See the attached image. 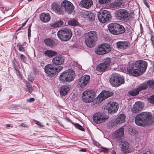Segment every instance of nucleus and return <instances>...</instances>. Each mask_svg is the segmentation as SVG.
I'll use <instances>...</instances> for the list:
<instances>
[{"instance_id": "obj_1", "label": "nucleus", "mask_w": 154, "mask_h": 154, "mask_svg": "<svg viewBox=\"0 0 154 154\" xmlns=\"http://www.w3.org/2000/svg\"><path fill=\"white\" fill-rule=\"evenodd\" d=\"M147 63L143 60H138L134 63L130 62L127 67L128 72L134 76H138L143 74L147 67Z\"/></svg>"}, {"instance_id": "obj_2", "label": "nucleus", "mask_w": 154, "mask_h": 154, "mask_svg": "<svg viewBox=\"0 0 154 154\" xmlns=\"http://www.w3.org/2000/svg\"><path fill=\"white\" fill-rule=\"evenodd\" d=\"M134 121L136 124L140 126H144L146 125H151V114L149 112H141L136 116Z\"/></svg>"}, {"instance_id": "obj_3", "label": "nucleus", "mask_w": 154, "mask_h": 154, "mask_svg": "<svg viewBox=\"0 0 154 154\" xmlns=\"http://www.w3.org/2000/svg\"><path fill=\"white\" fill-rule=\"evenodd\" d=\"M75 76L74 71L73 69H69L64 71L60 74L59 80L62 83L70 82L74 80Z\"/></svg>"}, {"instance_id": "obj_4", "label": "nucleus", "mask_w": 154, "mask_h": 154, "mask_svg": "<svg viewBox=\"0 0 154 154\" xmlns=\"http://www.w3.org/2000/svg\"><path fill=\"white\" fill-rule=\"evenodd\" d=\"M97 34L94 31H91L85 34V42L88 47H93L97 39Z\"/></svg>"}, {"instance_id": "obj_5", "label": "nucleus", "mask_w": 154, "mask_h": 154, "mask_svg": "<svg viewBox=\"0 0 154 154\" xmlns=\"http://www.w3.org/2000/svg\"><path fill=\"white\" fill-rule=\"evenodd\" d=\"M132 14L125 9H120L116 12L115 16L116 18L125 22H128L132 20L134 17Z\"/></svg>"}, {"instance_id": "obj_6", "label": "nucleus", "mask_w": 154, "mask_h": 154, "mask_svg": "<svg viewBox=\"0 0 154 154\" xmlns=\"http://www.w3.org/2000/svg\"><path fill=\"white\" fill-rule=\"evenodd\" d=\"M57 35L61 41H65L71 38L72 33L70 29L67 28H63L58 31Z\"/></svg>"}, {"instance_id": "obj_7", "label": "nucleus", "mask_w": 154, "mask_h": 154, "mask_svg": "<svg viewBox=\"0 0 154 154\" xmlns=\"http://www.w3.org/2000/svg\"><path fill=\"white\" fill-rule=\"evenodd\" d=\"M109 81L112 85L115 87H118L125 82L123 77L118 74L113 75Z\"/></svg>"}, {"instance_id": "obj_8", "label": "nucleus", "mask_w": 154, "mask_h": 154, "mask_svg": "<svg viewBox=\"0 0 154 154\" xmlns=\"http://www.w3.org/2000/svg\"><path fill=\"white\" fill-rule=\"evenodd\" d=\"M111 45L106 43L100 45L95 50V53L98 55H103L108 53L111 51Z\"/></svg>"}, {"instance_id": "obj_9", "label": "nucleus", "mask_w": 154, "mask_h": 154, "mask_svg": "<svg viewBox=\"0 0 154 154\" xmlns=\"http://www.w3.org/2000/svg\"><path fill=\"white\" fill-rule=\"evenodd\" d=\"M95 93L93 91L87 90L83 92L82 94V98L83 101L87 103L92 102L95 97Z\"/></svg>"}, {"instance_id": "obj_10", "label": "nucleus", "mask_w": 154, "mask_h": 154, "mask_svg": "<svg viewBox=\"0 0 154 154\" xmlns=\"http://www.w3.org/2000/svg\"><path fill=\"white\" fill-rule=\"evenodd\" d=\"M99 21L101 23H104L110 20L112 18L110 13L106 10H103L98 14Z\"/></svg>"}, {"instance_id": "obj_11", "label": "nucleus", "mask_w": 154, "mask_h": 154, "mask_svg": "<svg viewBox=\"0 0 154 154\" xmlns=\"http://www.w3.org/2000/svg\"><path fill=\"white\" fill-rule=\"evenodd\" d=\"M108 118L107 116L104 115L102 113L97 112L93 115V120L95 123L100 124L104 122Z\"/></svg>"}, {"instance_id": "obj_12", "label": "nucleus", "mask_w": 154, "mask_h": 154, "mask_svg": "<svg viewBox=\"0 0 154 154\" xmlns=\"http://www.w3.org/2000/svg\"><path fill=\"white\" fill-rule=\"evenodd\" d=\"M61 5L67 14H71L72 13L74 6L72 3L67 0H64L62 2Z\"/></svg>"}, {"instance_id": "obj_13", "label": "nucleus", "mask_w": 154, "mask_h": 154, "mask_svg": "<svg viewBox=\"0 0 154 154\" xmlns=\"http://www.w3.org/2000/svg\"><path fill=\"white\" fill-rule=\"evenodd\" d=\"M90 76L88 75H85L79 79L77 86L79 88H83L85 87L90 81Z\"/></svg>"}, {"instance_id": "obj_14", "label": "nucleus", "mask_w": 154, "mask_h": 154, "mask_svg": "<svg viewBox=\"0 0 154 154\" xmlns=\"http://www.w3.org/2000/svg\"><path fill=\"white\" fill-rule=\"evenodd\" d=\"M111 59L109 58H106L103 63L99 64L96 67L97 70L100 72H103L106 70L111 64Z\"/></svg>"}, {"instance_id": "obj_15", "label": "nucleus", "mask_w": 154, "mask_h": 154, "mask_svg": "<svg viewBox=\"0 0 154 154\" xmlns=\"http://www.w3.org/2000/svg\"><path fill=\"white\" fill-rule=\"evenodd\" d=\"M112 92L103 91L97 97L96 100L97 103H100L103 100L113 95Z\"/></svg>"}, {"instance_id": "obj_16", "label": "nucleus", "mask_w": 154, "mask_h": 154, "mask_svg": "<svg viewBox=\"0 0 154 154\" xmlns=\"http://www.w3.org/2000/svg\"><path fill=\"white\" fill-rule=\"evenodd\" d=\"M106 108L108 110V113L112 114L116 112L119 108V106L118 104L116 102H110L107 104Z\"/></svg>"}, {"instance_id": "obj_17", "label": "nucleus", "mask_w": 154, "mask_h": 154, "mask_svg": "<svg viewBox=\"0 0 154 154\" xmlns=\"http://www.w3.org/2000/svg\"><path fill=\"white\" fill-rule=\"evenodd\" d=\"M51 9L53 11L57 14H63L64 10L62 5H60L57 3H53L51 5Z\"/></svg>"}, {"instance_id": "obj_18", "label": "nucleus", "mask_w": 154, "mask_h": 154, "mask_svg": "<svg viewBox=\"0 0 154 154\" xmlns=\"http://www.w3.org/2000/svg\"><path fill=\"white\" fill-rule=\"evenodd\" d=\"M143 107L142 103L140 101L136 102L131 109V112L133 113H137L141 111Z\"/></svg>"}, {"instance_id": "obj_19", "label": "nucleus", "mask_w": 154, "mask_h": 154, "mask_svg": "<svg viewBox=\"0 0 154 154\" xmlns=\"http://www.w3.org/2000/svg\"><path fill=\"white\" fill-rule=\"evenodd\" d=\"M54 69V66L51 64H47L44 68L45 72L49 76L55 74Z\"/></svg>"}, {"instance_id": "obj_20", "label": "nucleus", "mask_w": 154, "mask_h": 154, "mask_svg": "<svg viewBox=\"0 0 154 154\" xmlns=\"http://www.w3.org/2000/svg\"><path fill=\"white\" fill-rule=\"evenodd\" d=\"M79 6L85 8H89L93 4L92 0H82L79 2Z\"/></svg>"}, {"instance_id": "obj_21", "label": "nucleus", "mask_w": 154, "mask_h": 154, "mask_svg": "<svg viewBox=\"0 0 154 154\" xmlns=\"http://www.w3.org/2000/svg\"><path fill=\"white\" fill-rule=\"evenodd\" d=\"M116 46L118 48L124 49L128 48L130 45L128 42L126 41L118 42L116 43Z\"/></svg>"}, {"instance_id": "obj_22", "label": "nucleus", "mask_w": 154, "mask_h": 154, "mask_svg": "<svg viewBox=\"0 0 154 154\" xmlns=\"http://www.w3.org/2000/svg\"><path fill=\"white\" fill-rule=\"evenodd\" d=\"M129 143L126 141H122L121 143V150L123 153H126L129 152Z\"/></svg>"}, {"instance_id": "obj_23", "label": "nucleus", "mask_w": 154, "mask_h": 154, "mask_svg": "<svg viewBox=\"0 0 154 154\" xmlns=\"http://www.w3.org/2000/svg\"><path fill=\"white\" fill-rule=\"evenodd\" d=\"M70 88L69 85H64L62 86L60 91V94L62 96H65L68 93Z\"/></svg>"}, {"instance_id": "obj_24", "label": "nucleus", "mask_w": 154, "mask_h": 154, "mask_svg": "<svg viewBox=\"0 0 154 154\" xmlns=\"http://www.w3.org/2000/svg\"><path fill=\"white\" fill-rule=\"evenodd\" d=\"M39 17L41 20L44 23L49 22L51 19L50 16L48 13H42L40 14Z\"/></svg>"}, {"instance_id": "obj_25", "label": "nucleus", "mask_w": 154, "mask_h": 154, "mask_svg": "<svg viewBox=\"0 0 154 154\" xmlns=\"http://www.w3.org/2000/svg\"><path fill=\"white\" fill-rule=\"evenodd\" d=\"M64 62V58L62 57L57 56L54 57L52 60L53 63L54 65H61Z\"/></svg>"}, {"instance_id": "obj_26", "label": "nucleus", "mask_w": 154, "mask_h": 154, "mask_svg": "<svg viewBox=\"0 0 154 154\" xmlns=\"http://www.w3.org/2000/svg\"><path fill=\"white\" fill-rule=\"evenodd\" d=\"M118 25L116 23H112L109 24L108 26V29L110 33L112 34H116V27Z\"/></svg>"}, {"instance_id": "obj_27", "label": "nucleus", "mask_w": 154, "mask_h": 154, "mask_svg": "<svg viewBox=\"0 0 154 154\" xmlns=\"http://www.w3.org/2000/svg\"><path fill=\"white\" fill-rule=\"evenodd\" d=\"M124 128H121L116 130L114 134V135L116 138L122 137L124 135Z\"/></svg>"}, {"instance_id": "obj_28", "label": "nucleus", "mask_w": 154, "mask_h": 154, "mask_svg": "<svg viewBox=\"0 0 154 154\" xmlns=\"http://www.w3.org/2000/svg\"><path fill=\"white\" fill-rule=\"evenodd\" d=\"M44 54L45 56L50 58L57 55V53L56 51L50 50H48L45 51Z\"/></svg>"}, {"instance_id": "obj_29", "label": "nucleus", "mask_w": 154, "mask_h": 154, "mask_svg": "<svg viewBox=\"0 0 154 154\" xmlns=\"http://www.w3.org/2000/svg\"><path fill=\"white\" fill-rule=\"evenodd\" d=\"M118 25L116 27V34H119L124 33L125 32V29L124 27L122 25H119L117 23Z\"/></svg>"}, {"instance_id": "obj_30", "label": "nucleus", "mask_w": 154, "mask_h": 154, "mask_svg": "<svg viewBox=\"0 0 154 154\" xmlns=\"http://www.w3.org/2000/svg\"><path fill=\"white\" fill-rule=\"evenodd\" d=\"M125 116L124 114H120L116 118V121L119 124L123 123L125 121Z\"/></svg>"}, {"instance_id": "obj_31", "label": "nucleus", "mask_w": 154, "mask_h": 154, "mask_svg": "<svg viewBox=\"0 0 154 154\" xmlns=\"http://www.w3.org/2000/svg\"><path fill=\"white\" fill-rule=\"evenodd\" d=\"M45 44L48 46L52 47L53 46L54 44V41L51 38H47L44 41Z\"/></svg>"}, {"instance_id": "obj_32", "label": "nucleus", "mask_w": 154, "mask_h": 154, "mask_svg": "<svg viewBox=\"0 0 154 154\" xmlns=\"http://www.w3.org/2000/svg\"><path fill=\"white\" fill-rule=\"evenodd\" d=\"M140 91L138 88H137L129 91L128 92V94L132 96H135L137 95Z\"/></svg>"}, {"instance_id": "obj_33", "label": "nucleus", "mask_w": 154, "mask_h": 154, "mask_svg": "<svg viewBox=\"0 0 154 154\" xmlns=\"http://www.w3.org/2000/svg\"><path fill=\"white\" fill-rule=\"evenodd\" d=\"M122 5V3L120 2H115L110 4V6L111 8H114L118 7H120Z\"/></svg>"}, {"instance_id": "obj_34", "label": "nucleus", "mask_w": 154, "mask_h": 154, "mask_svg": "<svg viewBox=\"0 0 154 154\" xmlns=\"http://www.w3.org/2000/svg\"><path fill=\"white\" fill-rule=\"evenodd\" d=\"M109 126L111 127H115L120 125L118 122L116 121V119H113L110 121L109 123Z\"/></svg>"}, {"instance_id": "obj_35", "label": "nucleus", "mask_w": 154, "mask_h": 154, "mask_svg": "<svg viewBox=\"0 0 154 154\" xmlns=\"http://www.w3.org/2000/svg\"><path fill=\"white\" fill-rule=\"evenodd\" d=\"M63 23V20H59L52 24L51 27L54 28L58 27L62 25Z\"/></svg>"}, {"instance_id": "obj_36", "label": "nucleus", "mask_w": 154, "mask_h": 154, "mask_svg": "<svg viewBox=\"0 0 154 154\" xmlns=\"http://www.w3.org/2000/svg\"><path fill=\"white\" fill-rule=\"evenodd\" d=\"M68 23L70 25L75 26H77L78 24V22L76 20L72 19L69 20L68 22Z\"/></svg>"}, {"instance_id": "obj_37", "label": "nucleus", "mask_w": 154, "mask_h": 154, "mask_svg": "<svg viewBox=\"0 0 154 154\" xmlns=\"http://www.w3.org/2000/svg\"><path fill=\"white\" fill-rule=\"evenodd\" d=\"M88 18L90 21H93L95 19V15L94 13L89 11Z\"/></svg>"}, {"instance_id": "obj_38", "label": "nucleus", "mask_w": 154, "mask_h": 154, "mask_svg": "<svg viewBox=\"0 0 154 154\" xmlns=\"http://www.w3.org/2000/svg\"><path fill=\"white\" fill-rule=\"evenodd\" d=\"M26 90L30 93H31L32 91V88L29 82H26Z\"/></svg>"}, {"instance_id": "obj_39", "label": "nucleus", "mask_w": 154, "mask_h": 154, "mask_svg": "<svg viewBox=\"0 0 154 154\" xmlns=\"http://www.w3.org/2000/svg\"><path fill=\"white\" fill-rule=\"evenodd\" d=\"M148 87V84L146 83L143 84L141 85L138 88V89L140 91L142 90H144L146 89Z\"/></svg>"}, {"instance_id": "obj_40", "label": "nucleus", "mask_w": 154, "mask_h": 154, "mask_svg": "<svg viewBox=\"0 0 154 154\" xmlns=\"http://www.w3.org/2000/svg\"><path fill=\"white\" fill-rule=\"evenodd\" d=\"M74 125L75 128L83 131H85V129L79 124L78 123H75L74 124Z\"/></svg>"}, {"instance_id": "obj_41", "label": "nucleus", "mask_w": 154, "mask_h": 154, "mask_svg": "<svg viewBox=\"0 0 154 154\" xmlns=\"http://www.w3.org/2000/svg\"><path fill=\"white\" fill-rule=\"evenodd\" d=\"M148 100L150 103L154 104V94L150 96L148 99Z\"/></svg>"}, {"instance_id": "obj_42", "label": "nucleus", "mask_w": 154, "mask_h": 154, "mask_svg": "<svg viewBox=\"0 0 154 154\" xmlns=\"http://www.w3.org/2000/svg\"><path fill=\"white\" fill-rule=\"evenodd\" d=\"M63 67L61 66H58L56 67H54V70L55 72V74L58 73L62 70Z\"/></svg>"}, {"instance_id": "obj_43", "label": "nucleus", "mask_w": 154, "mask_h": 154, "mask_svg": "<svg viewBox=\"0 0 154 154\" xmlns=\"http://www.w3.org/2000/svg\"><path fill=\"white\" fill-rule=\"evenodd\" d=\"M147 83L149 87L152 88H154V82L152 80L148 81Z\"/></svg>"}, {"instance_id": "obj_44", "label": "nucleus", "mask_w": 154, "mask_h": 154, "mask_svg": "<svg viewBox=\"0 0 154 154\" xmlns=\"http://www.w3.org/2000/svg\"><path fill=\"white\" fill-rule=\"evenodd\" d=\"M17 46L19 47L18 49L20 51L23 52L25 51L24 48L22 47V45L19 43L18 44H17Z\"/></svg>"}, {"instance_id": "obj_45", "label": "nucleus", "mask_w": 154, "mask_h": 154, "mask_svg": "<svg viewBox=\"0 0 154 154\" xmlns=\"http://www.w3.org/2000/svg\"><path fill=\"white\" fill-rule=\"evenodd\" d=\"M89 13V11H84L82 12V14L84 17L88 18Z\"/></svg>"}, {"instance_id": "obj_46", "label": "nucleus", "mask_w": 154, "mask_h": 154, "mask_svg": "<svg viewBox=\"0 0 154 154\" xmlns=\"http://www.w3.org/2000/svg\"><path fill=\"white\" fill-rule=\"evenodd\" d=\"M72 65L74 67H77L79 68H80L81 67V66L78 65V64L77 62H75L74 61H72Z\"/></svg>"}, {"instance_id": "obj_47", "label": "nucleus", "mask_w": 154, "mask_h": 154, "mask_svg": "<svg viewBox=\"0 0 154 154\" xmlns=\"http://www.w3.org/2000/svg\"><path fill=\"white\" fill-rule=\"evenodd\" d=\"M110 0H99V2L101 4H106L108 3Z\"/></svg>"}, {"instance_id": "obj_48", "label": "nucleus", "mask_w": 154, "mask_h": 154, "mask_svg": "<svg viewBox=\"0 0 154 154\" xmlns=\"http://www.w3.org/2000/svg\"><path fill=\"white\" fill-rule=\"evenodd\" d=\"M20 58L21 60L23 62H25L26 60V57L23 55L21 54L20 55Z\"/></svg>"}, {"instance_id": "obj_49", "label": "nucleus", "mask_w": 154, "mask_h": 154, "mask_svg": "<svg viewBox=\"0 0 154 154\" xmlns=\"http://www.w3.org/2000/svg\"><path fill=\"white\" fill-rule=\"evenodd\" d=\"M30 27V26H29L28 29V34L29 38L31 36V30Z\"/></svg>"}, {"instance_id": "obj_50", "label": "nucleus", "mask_w": 154, "mask_h": 154, "mask_svg": "<svg viewBox=\"0 0 154 154\" xmlns=\"http://www.w3.org/2000/svg\"><path fill=\"white\" fill-rule=\"evenodd\" d=\"M14 69L16 71V73L17 75L18 76H20V73L19 71V70H18L15 67H14Z\"/></svg>"}, {"instance_id": "obj_51", "label": "nucleus", "mask_w": 154, "mask_h": 154, "mask_svg": "<svg viewBox=\"0 0 154 154\" xmlns=\"http://www.w3.org/2000/svg\"><path fill=\"white\" fill-rule=\"evenodd\" d=\"M151 40L152 42V44L154 50V37L153 36H151Z\"/></svg>"}, {"instance_id": "obj_52", "label": "nucleus", "mask_w": 154, "mask_h": 154, "mask_svg": "<svg viewBox=\"0 0 154 154\" xmlns=\"http://www.w3.org/2000/svg\"><path fill=\"white\" fill-rule=\"evenodd\" d=\"M143 2L146 6L147 8H149V3L147 2V1L146 0H143Z\"/></svg>"}, {"instance_id": "obj_53", "label": "nucleus", "mask_w": 154, "mask_h": 154, "mask_svg": "<svg viewBox=\"0 0 154 154\" xmlns=\"http://www.w3.org/2000/svg\"><path fill=\"white\" fill-rule=\"evenodd\" d=\"M35 99L33 98H30L27 100V101L28 102H31L34 101Z\"/></svg>"}, {"instance_id": "obj_54", "label": "nucleus", "mask_w": 154, "mask_h": 154, "mask_svg": "<svg viewBox=\"0 0 154 154\" xmlns=\"http://www.w3.org/2000/svg\"><path fill=\"white\" fill-rule=\"evenodd\" d=\"M102 151L105 152H108V149L104 148L103 147L102 148Z\"/></svg>"}, {"instance_id": "obj_55", "label": "nucleus", "mask_w": 154, "mask_h": 154, "mask_svg": "<svg viewBox=\"0 0 154 154\" xmlns=\"http://www.w3.org/2000/svg\"><path fill=\"white\" fill-rule=\"evenodd\" d=\"M29 80L31 82H32L34 80V79L32 77L31 75H29L28 78Z\"/></svg>"}, {"instance_id": "obj_56", "label": "nucleus", "mask_w": 154, "mask_h": 154, "mask_svg": "<svg viewBox=\"0 0 154 154\" xmlns=\"http://www.w3.org/2000/svg\"><path fill=\"white\" fill-rule=\"evenodd\" d=\"M34 121L35 123L37 125H39L40 126H42L41 123L39 121H37V120H34Z\"/></svg>"}, {"instance_id": "obj_57", "label": "nucleus", "mask_w": 154, "mask_h": 154, "mask_svg": "<svg viewBox=\"0 0 154 154\" xmlns=\"http://www.w3.org/2000/svg\"><path fill=\"white\" fill-rule=\"evenodd\" d=\"M27 20L28 19H27L24 23H23L22 24V26L21 27H20V28H22L25 25H26V22H27Z\"/></svg>"}, {"instance_id": "obj_58", "label": "nucleus", "mask_w": 154, "mask_h": 154, "mask_svg": "<svg viewBox=\"0 0 154 154\" xmlns=\"http://www.w3.org/2000/svg\"><path fill=\"white\" fill-rule=\"evenodd\" d=\"M65 119L67 121L69 122H71L72 123V122H71V120L69 118L67 117V118H66Z\"/></svg>"}, {"instance_id": "obj_59", "label": "nucleus", "mask_w": 154, "mask_h": 154, "mask_svg": "<svg viewBox=\"0 0 154 154\" xmlns=\"http://www.w3.org/2000/svg\"><path fill=\"white\" fill-rule=\"evenodd\" d=\"M21 126L23 127H27V125L24 123H22L21 124Z\"/></svg>"}, {"instance_id": "obj_60", "label": "nucleus", "mask_w": 154, "mask_h": 154, "mask_svg": "<svg viewBox=\"0 0 154 154\" xmlns=\"http://www.w3.org/2000/svg\"><path fill=\"white\" fill-rule=\"evenodd\" d=\"M80 151L82 152H85L86 151V149H81V150Z\"/></svg>"}, {"instance_id": "obj_61", "label": "nucleus", "mask_w": 154, "mask_h": 154, "mask_svg": "<svg viewBox=\"0 0 154 154\" xmlns=\"http://www.w3.org/2000/svg\"><path fill=\"white\" fill-rule=\"evenodd\" d=\"M6 126L7 127H10V125L8 124V125H6Z\"/></svg>"}, {"instance_id": "obj_62", "label": "nucleus", "mask_w": 154, "mask_h": 154, "mask_svg": "<svg viewBox=\"0 0 154 154\" xmlns=\"http://www.w3.org/2000/svg\"><path fill=\"white\" fill-rule=\"evenodd\" d=\"M21 28H20V27L18 29V30H20Z\"/></svg>"}]
</instances>
